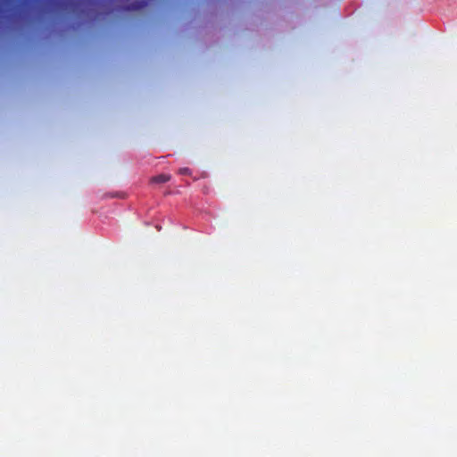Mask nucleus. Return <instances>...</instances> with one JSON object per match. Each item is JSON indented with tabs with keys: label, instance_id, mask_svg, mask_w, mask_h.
I'll list each match as a JSON object with an SVG mask.
<instances>
[{
	"label": "nucleus",
	"instance_id": "obj_1",
	"mask_svg": "<svg viewBox=\"0 0 457 457\" xmlns=\"http://www.w3.org/2000/svg\"><path fill=\"white\" fill-rule=\"evenodd\" d=\"M170 179V175L169 174H159L151 179V183L162 184L166 183Z\"/></svg>",
	"mask_w": 457,
	"mask_h": 457
},
{
	"label": "nucleus",
	"instance_id": "obj_3",
	"mask_svg": "<svg viewBox=\"0 0 457 457\" xmlns=\"http://www.w3.org/2000/svg\"><path fill=\"white\" fill-rule=\"evenodd\" d=\"M145 3H141L137 6L133 5L131 9H138V8L142 7L143 5H145Z\"/></svg>",
	"mask_w": 457,
	"mask_h": 457
},
{
	"label": "nucleus",
	"instance_id": "obj_2",
	"mask_svg": "<svg viewBox=\"0 0 457 457\" xmlns=\"http://www.w3.org/2000/svg\"><path fill=\"white\" fill-rule=\"evenodd\" d=\"M179 173L180 175H190L191 174V170L188 169V168H180L179 170Z\"/></svg>",
	"mask_w": 457,
	"mask_h": 457
}]
</instances>
